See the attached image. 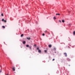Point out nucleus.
I'll return each instance as SVG.
<instances>
[{"instance_id":"423d86ee","label":"nucleus","mask_w":75,"mask_h":75,"mask_svg":"<svg viewBox=\"0 0 75 75\" xmlns=\"http://www.w3.org/2000/svg\"><path fill=\"white\" fill-rule=\"evenodd\" d=\"M32 46H30L29 47V48H30V50H31L32 49L31 48Z\"/></svg>"},{"instance_id":"a211bd4d","label":"nucleus","mask_w":75,"mask_h":75,"mask_svg":"<svg viewBox=\"0 0 75 75\" xmlns=\"http://www.w3.org/2000/svg\"><path fill=\"white\" fill-rule=\"evenodd\" d=\"M54 51L56 50V49L55 48H54Z\"/></svg>"},{"instance_id":"9b49d317","label":"nucleus","mask_w":75,"mask_h":75,"mask_svg":"<svg viewBox=\"0 0 75 75\" xmlns=\"http://www.w3.org/2000/svg\"><path fill=\"white\" fill-rule=\"evenodd\" d=\"M2 28H5V26H3Z\"/></svg>"},{"instance_id":"f257e3e1","label":"nucleus","mask_w":75,"mask_h":75,"mask_svg":"<svg viewBox=\"0 0 75 75\" xmlns=\"http://www.w3.org/2000/svg\"><path fill=\"white\" fill-rule=\"evenodd\" d=\"M27 39H28V40H30L31 39V38L29 37H27Z\"/></svg>"},{"instance_id":"412c9836","label":"nucleus","mask_w":75,"mask_h":75,"mask_svg":"<svg viewBox=\"0 0 75 75\" xmlns=\"http://www.w3.org/2000/svg\"><path fill=\"white\" fill-rule=\"evenodd\" d=\"M47 51L46 50H45V52H47Z\"/></svg>"},{"instance_id":"f03ea898","label":"nucleus","mask_w":75,"mask_h":75,"mask_svg":"<svg viewBox=\"0 0 75 75\" xmlns=\"http://www.w3.org/2000/svg\"><path fill=\"white\" fill-rule=\"evenodd\" d=\"M38 52L39 53H41V50H40V49H38Z\"/></svg>"},{"instance_id":"a878e982","label":"nucleus","mask_w":75,"mask_h":75,"mask_svg":"<svg viewBox=\"0 0 75 75\" xmlns=\"http://www.w3.org/2000/svg\"><path fill=\"white\" fill-rule=\"evenodd\" d=\"M4 21V22H6V20H5V21Z\"/></svg>"},{"instance_id":"2eb2a0df","label":"nucleus","mask_w":75,"mask_h":75,"mask_svg":"<svg viewBox=\"0 0 75 75\" xmlns=\"http://www.w3.org/2000/svg\"><path fill=\"white\" fill-rule=\"evenodd\" d=\"M23 35H24L22 34L21 35V37H23Z\"/></svg>"},{"instance_id":"9d476101","label":"nucleus","mask_w":75,"mask_h":75,"mask_svg":"<svg viewBox=\"0 0 75 75\" xmlns=\"http://www.w3.org/2000/svg\"><path fill=\"white\" fill-rule=\"evenodd\" d=\"M53 18L54 20H56V17H54Z\"/></svg>"},{"instance_id":"aec40b11","label":"nucleus","mask_w":75,"mask_h":75,"mask_svg":"<svg viewBox=\"0 0 75 75\" xmlns=\"http://www.w3.org/2000/svg\"><path fill=\"white\" fill-rule=\"evenodd\" d=\"M47 30H46L45 31V33H47Z\"/></svg>"},{"instance_id":"ddd939ff","label":"nucleus","mask_w":75,"mask_h":75,"mask_svg":"<svg viewBox=\"0 0 75 75\" xmlns=\"http://www.w3.org/2000/svg\"><path fill=\"white\" fill-rule=\"evenodd\" d=\"M62 23H64L65 22V21L64 20H62Z\"/></svg>"},{"instance_id":"f3484780","label":"nucleus","mask_w":75,"mask_h":75,"mask_svg":"<svg viewBox=\"0 0 75 75\" xmlns=\"http://www.w3.org/2000/svg\"><path fill=\"white\" fill-rule=\"evenodd\" d=\"M37 46V45H34V47H36Z\"/></svg>"},{"instance_id":"393cba45","label":"nucleus","mask_w":75,"mask_h":75,"mask_svg":"<svg viewBox=\"0 0 75 75\" xmlns=\"http://www.w3.org/2000/svg\"><path fill=\"white\" fill-rule=\"evenodd\" d=\"M2 21H4V19H3L2 20Z\"/></svg>"},{"instance_id":"4468645a","label":"nucleus","mask_w":75,"mask_h":75,"mask_svg":"<svg viewBox=\"0 0 75 75\" xmlns=\"http://www.w3.org/2000/svg\"><path fill=\"white\" fill-rule=\"evenodd\" d=\"M75 31H74L73 32V35H75Z\"/></svg>"},{"instance_id":"b1692460","label":"nucleus","mask_w":75,"mask_h":75,"mask_svg":"<svg viewBox=\"0 0 75 75\" xmlns=\"http://www.w3.org/2000/svg\"><path fill=\"white\" fill-rule=\"evenodd\" d=\"M54 60H55V59H52V61H54Z\"/></svg>"},{"instance_id":"f8f14e48","label":"nucleus","mask_w":75,"mask_h":75,"mask_svg":"<svg viewBox=\"0 0 75 75\" xmlns=\"http://www.w3.org/2000/svg\"><path fill=\"white\" fill-rule=\"evenodd\" d=\"M26 47H29V45H26Z\"/></svg>"},{"instance_id":"4be33fe9","label":"nucleus","mask_w":75,"mask_h":75,"mask_svg":"<svg viewBox=\"0 0 75 75\" xmlns=\"http://www.w3.org/2000/svg\"><path fill=\"white\" fill-rule=\"evenodd\" d=\"M59 22H60V23H61V20H59Z\"/></svg>"},{"instance_id":"1a4fd4ad","label":"nucleus","mask_w":75,"mask_h":75,"mask_svg":"<svg viewBox=\"0 0 75 75\" xmlns=\"http://www.w3.org/2000/svg\"><path fill=\"white\" fill-rule=\"evenodd\" d=\"M56 15H58V16H59V15H60V14L59 13H56Z\"/></svg>"},{"instance_id":"5701e85b","label":"nucleus","mask_w":75,"mask_h":75,"mask_svg":"<svg viewBox=\"0 0 75 75\" xmlns=\"http://www.w3.org/2000/svg\"><path fill=\"white\" fill-rule=\"evenodd\" d=\"M37 50H39V48L38 47L37 48Z\"/></svg>"},{"instance_id":"6ab92c4d","label":"nucleus","mask_w":75,"mask_h":75,"mask_svg":"<svg viewBox=\"0 0 75 75\" xmlns=\"http://www.w3.org/2000/svg\"><path fill=\"white\" fill-rule=\"evenodd\" d=\"M1 16H3V14L2 13V14H1Z\"/></svg>"},{"instance_id":"dca6fc26","label":"nucleus","mask_w":75,"mask_h":75,"mask_svg":"<svg viewBox=\"0 0 75 75\" xmlns=\"http://www.w3.org/2000/svg\"><path fill=\"white\" fill-rule=\"evenodd\" d=\"M43 36H44L45 35V34H44V33H43L42 34Z\"/></svg>"},{"instance_id":"0eeeda50","label":"nucleus","mask_w":75,"mask_h":75,"mask_svg":"<svg viewBox=\"0 0 75 75\" xmlns=\"http://www.w3.org/2000/svg\"><path fill=\"white\" fill-rule=\"evenodd\" d=\"M23 44H25V41H24L23 42Z\"/></svg>"},{"instance_id":"c85d7f7f","label":"nucleus","mask_w":75,"mask_h":75,"mask_svg":"<svg viewBox=\"0 0 75 75\" xmlns=\"http://www.w3.org/2000/svg\"><path fill=\"white\" fill-rule=\"evenodd\" d=\"M6 75H8V74H6Z\"/></svg>"},{"instance_id":"6e6552de","label":"nucleus","mask_w":75,"mask_h":75,"mask_svg":"<svg viewBox=\"0 0 75 75\" xmlns=\"http://www.w3.org/2000/svg\"><path fill=\"white\" fill-rule=\"evenodd\" d=\"M67 61H70V59H69V58H67Z\"/></svg>"},{"instance_id":"20e7f679","label":"nucleus","mask_w":75,"mask_h":75,"mask_svg":"<svg viewBox=\"0 0 75 75\" xmlns=\"http://www.w3.org/2000/svg\"><path fill=\"white\" fill-rule=\"evenodd\" d=\"M13 71H15V68L13 67L12 69Z\"/></svg>"},{"instance_id":"cd10ccee","label":"nucleus","mask_w":75,"mask_h":75,"mask_svg":"<svg viewBox=\"0 0 75 75\" xmlns=\"http://www.w3.org/2000/svg\"><path fill=\"white\" fill-rule=\"evenodd\" d=\"M0 72H1V70L0 71Z\"/></svg>"},{"instance_id":"7ed1b4c3","label":"nucleus","mask_w":75,"mask_h":75,"mask_svg":"<svg viewBox=\"0 0 75 75\" xmlns=\"http://www.w3.org/2000/svg\"><path fill=\"white\" fill-rule=\"evenodd\" d=\"M64 55H65V57H67V53H64Z\"/></svg>"},{"instance_id":"39448f33","label":"nucleus","mask_w":75,"mask_h":75,"mask_svg":"<svg viewBox=\"0 0 75 75\" xmlns=\"http://www.w3.org/2000/svg\"><path fill=\"white\" fill-rule=\"evenodd\" d=\"M51 47H52V46L51 45H49V48H51Z\"/></svg>"},{"instance_id":"bb28decb","label":"nucleus","mask_w":75,"mask_h":75,"mask_svg":"<svg viewBox=\"0 0 75 75\" xmlns=\"http://www.w3.org/2000/svg\"><path fill=\"white\" fill-rule=\"evenodd\" d=\"M69 25H71V24H69Z\"/></svg>"}]
</instances>
